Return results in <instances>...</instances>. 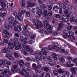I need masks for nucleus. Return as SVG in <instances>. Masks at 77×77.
I'll list each match as a JSON object with an SVG mask.
<instances>
[{
    "mask_svg": "<svg viewBox=\"0 0 77 77\" xmlns=\"http://www.w3.org/2000/svg\"><path fill=\"white\" fill-rule=\"evenodd\" d=\"M13 63L14 65H17L19 64L20 66H22L24 65V61L23 60H20L19 62L17 61V60H14L13 61Z\"/></svg>",
    "mask_w": 77,
    "mask_h": 77,
    "instance_id": "nucleus-1",
    "label": "nucleus"
},
{
    "mask_svg": "<svg viewBox=\"0 0 77 77\" xmlns=\"http://www.w3.org/2000/svg\"><path fill=\"white\" fill-rule=\"evenodd\" d=\"M35 20H37V23L39 25L40 28H43V25L42 24V23L39 21V20H40V18L38 17H36Z\"/></svg>",
    "mask_w": 77,
    "mask_h": 77,
    "instance_id": "nucleus-2",
    "label": "nucleus"
},
{
    "mask_svg": "<svg viewBox=\"0 0 77 77\" xmlns=\"http://www.w3.org/2000/svg\"><path fill=\"white\" fill-rule=\"evenodd\" d=\"M23 48H26V50H27V51H29V52L31 53H32L33 51L32 50V49H30L29 46L26 45H24L23 46Z\"/></svg>",
    "mask_w": 77,
    "mask_h": 77,
    "instance_id": "nucleus-3",
    "label": "nucleus"
},
{
    "mask_svg": "<svg viewBox=\"0 0 77 77\" xmlns=\"http://www.w3.org/2000/svg\"><path fill=\"white\" fill-rule=\"evenodd\" d=\"M8 21L9 22L10 24H11V23H15V20L12 17H9L8 19Z\"/></svg>",
    "mask_w": 77,
    "mask_h": 77,
    "instance_id": "nucleus-4",
    "label": "nucleus"
},
{
    "mask_svg": "<svg viewBox=\"0 0 77 77\" xmlns=\"http://www.w3.org/2000/svg\"><path fill=\"white\" fill-rule=\"evenodd\" d=\"M18 67V65H15L13 66V68L14 69H11V71L12 72H16L18 71V69H16V68Z\"/></svg>",
    "mask_w": 77,
    "mask_h": 77,
    "instance_id": "nucleus-5",
    "label": "nucleus"
},
{
    "mask_svg": "<svg viewBox=\"0 0 77 77\" xmlns=\"http://www.w3.org/2000/svg\"><path fill=\"white\" fill-rule=\"evenodd\" d=\"M3 32L4 34H5V36L6 37L9 36V35H10V33H9V31H8L7 30H4L3 31Z\"/></svg>",
    "mask_w": 77,
    "mask_h": 77,
    "instance_id": "nucleus-6",
    "label": "nucleus"
},
{
    "mask_svg": "<svg viewBox=\"0 0 77 77\" xmlns=\"http://www.w3.org/2000/svg\"><path fill=\"white\" fill-rule=\"evenodd\" d=\"M68 20H69V19L66 17V18H64V17L61 18L60 19V21H61V22H62V21L64 22H68Z\"/></svg>",
    "mask_w": 77,
    "mask_h": 77,
    "instance_id": "nucleus-7",
    "label": "nucleus"
},
{
    "mask_svg": "<svg viewBox=\"0 0 77 77\" xmlns=\"http://www.w3.org/2000/svg\"><path fill=\"white\" fill-rule=\"evenodd\" d=\"M23 30L25 32H28L30 30V28L29 26L28 25H26L23 28Z\"/></svg>",
    "mask_w": 77,
    "mask_h": 77,
    "instance_id": "nucleus-8",
    "label": "nucleus"
},
{
    "mask_svg": "<svg viewBox=\"0 0 77 77\" xmlns=\"http://www.w3.org/2000/svg\"><path fill=\"white\" fill-rule=\"evenodd\" d=\"M20 1L21 3V5H20L21 6L22 8L23 7H25V5H26L25 1H26V0H20Z\"/></svg>",
    "mask_w": 77,
    "mask_h": 77,
    "instance_id": "nucleus-9",
    "label": "nucleus"
},
{
    "mask_svg": "<svg viewBox=\"0 0 77 77\" xmlns=\"http://www.w3.org/2000/svg\"><path fill=\"white\" fill-rule=\"evenodd\" d=\"M17 27L19 29V30H18V28L14 27V30H15L16 31H21V26L20 25H18L17 26Z\"/></svg>",
    "mask_w": 77,
    "mask_h": 77,
    "instance_id": "nucleus-10",
    "label": "nucleus"
},
{
    "mask_svg": "<svg viewBox=\"0 0 77 77\" xmlns=\"http://www.w3.org/2000/svg\"><path fill=\"white\" fill-rule=\"evenodd\" d=\"M52 57L53 59H54V60H57V54H56L53 53L52 54Z\"/></svg>",
    "mask_w": 77,
    "mask_h": 77,
    "instance_id": "nucleus-11",
    "label": "nucleus"
},
{
    "mask_svg": "<svg viewBox=\"0 0 77 77\" xmlns=\"http://www.w3.org/2000/svg\"><path fill=\"white\" fill-rule=\"evenodd\" d=\"M14 45L11 42L8 43V48H14Z\"/></svg>",
    "mask_w": 77,
    "mask_h": 77,
    "instance_id": "nucleus-12",
    "label": "nucleus"
},
{
    "mask_svg": "<svg viewBox=\"0 0 77 77\" xmlns=\"http://www.w3.org/2000/svg\"><path fill=\"white\" fill-rule=\"evenodd\" d=\"M44 23H45L44 24V26L45 27H47V26H48L49 24L48 23L49 22L47 20H44L43 21Z\"/></svg>",
    "mask_w": 77,
    "mask_h": 77,
    "instance_id": "nucleus-13",
    "label": "nucleus"
},
{
    "mask_svg": "<svg viewBox=\"0 0 77 77\" xmlns=\"http://www.w3.org/2000/svg\"><path fill=\"white\" fill-rule=\"evenodd\" d=\"M9 51H8V48H4L3 50V52L4 53H9Z\"/></svg>",
    "mask_w": 77,
    "mask_h": 77,
    "instance_id": "nucleus-14",
    "label": "nucleus"
},
{
    "mask_svg": "<svg viewBox=\"0 0 77 77\" xmlns=\"http://www.w3.org/2000/svg\"><path fill=\"white\" fill-rule=\"evenodd\" d=\"M67 9L69 11H72V7L71 6V5H67Z\"/></svg>",
    "mask_w": 77,
    "mask_h": 77,
    "instance_id": "nucleus-15",
    "label": "nucleus"
},
{
    "mask_svg": "<svg viewBox=\"0 0 77 77\" xmlns=\"http://www.w3.org/2000/svg\"><path fill=\"white\" fill-rule=\"evenodd\" d=\"M38 14L39 16H41L42 15V9H40L38 12Z\"/></svg>",
    "mask_w": 77,
    "mask_h": 77,
    "instance_id": "nucleus-16",
    "label": "nucleus"
},
{
    "mask_svg": "<svg viewBox=\"0 0 77 77\" xmlns=\"http://www.w3.org/2000/svg\"><path fill=\"white\" fill-rule=\"evenodd\" d=\"M6 64L5 61L3 60H0V66H2V65H5Z\"/></svg>",
    "mask_w": 77,
    "mask_h": 77,
    "instance_id": "nucleus-17",
    "label": "nucleus"
},
{
    "mask_svg": "<svg viewBox=\"0 0 77 77\" xmlns=\"http://www.w3.org/2000/svg\"><path fill=\"white\" fill-rule=\"evenodd\" d=\"M59 9V6H57V5H55L54 6V7L53 9L54 11H57V9Z\"/></svg>",
    "mask_w": 77,
    "mask_h": 77,
    "instance_id": "nucleus-18",
    "label": "nucleus"
},
{
    "mask_svg": "<svg viewBox=\"0 0 77 77\" xmlns=\"http://www.w3.org/2000/svg\"><path fill=\"white\" fill-rule=\"evenodd\" d=\"M67 36L68 37V38H72V37L67 35H64L63 36V38L65 39H66Z\"/></svg>",
    "mask_w": 77,
    "mask_h": 77,
    "instance_id": "nucleus-19",
    "label": "nucleus"
},
{
    "mask_svg": "<svg viewBox=\"0 0 77 77\" xmlns=\"http://www.w3.org/2000/svg\"><path fill=\"white\" fill-rule=\"evenodd\" d=\"M1 6L2 8H5V7H6V3H5V2H1Z\"/></svg>",
    "mask_w": 77,
    "mask_h": 77,
    "instance_id": "nucleus-20",
    "label": "nucleus"
},
{
    "mask_svg": "<svg viewBox=\"0 0 77 77\" xmlns=\"http://www.w3.org/2000/svg\"><path fill=\"white\" fill-rule=\"evenodd\" d=\"M59 60L61 63H64L65 62V59L63 58L60 57L59 59Z\"/></svg>",
    "mask_w": 77,
    "mask_h": 77,
    "instance_id": "nucleus-21",
    "label": "nucleus"
},
{
    "mask_svg": "<svg viewBox=\"0 0 77 77\" xmlns=\"http://www.w3.org/2000/svg\"><path fill=\"white\" fill-rule=\"evenodd\" d=\"M53 73L55 75H58L59 74H58V72L56 70H54L53 71Z\"/></svg>",
    "mask_w": 77,
    "mask_h": 77,
    "instance_id": "nucleus-22",
    "label": "nucleus"
},
{
    "mask_svg": "<svg viewBox=\"0 0 77 77\" xmlns=\"http://www.w3.org/2000/svg\"><path fill=\"white\" fill-rule=\"evenodd\" d=\"M53 8V5H49L48 7V9L49 11H51Z\"/></svg>",
    "mask_w": 77,
    "mask_h": 77,
    "instance_id": "nucleus-23",
    "label": "nucleus"
},
{
    "mask_svg": "<svg viewBox=\"0 0 77 77\" xmlns=\"http://www.w3.org/2000/svg\"><path fill=\"white\" fill-rule=\"evenodd\" d=\"M54 17L56 18H60L61 17V16L59 14H55L54 15Z\"/></svg>",
    "mask_w": 77,
    "mask_h": 77,
    "instance_id": "nucleus-24",
    "label": "nucleus"
},
{
    "mask_svg": "<svg viewBox=\"0 0 77 77\" xmlns=\"http://www.w3.org/2000/svg\"><path fill=\"white\" fill-rule=\"evenodd\" d=\"M47 49V48H43L42 49L41 51L43 53H47V51H46L45 50Z\"/></svg>",
    "mask_w": 77,
    "mask_h": 77,
    "instance_id": "nucleus-25",
    "label": "nucleus"
},
{
    "mask_svg": "<svg viewBox=\"0 0 77 77\" xmlns=\"http://www.w3.org/2000/svg\"><path fill=\"white\" fill-rule=\"evenodd\" d=\"M75 20V17L74 16L71 17L70 18V20L71 22H74Z\"/></svg>",
    "mask_w": 77,
    "mask_h": 77,
    "instance_id": "nucleus-26",
    "label": "nucleus"
},
{
    "mask_svg": "<svg viewBox=\"0 0 77 77\" xmlns=\"http://www.w3.org/2000/svg\"><path fill=\"white\" fill-rule=\"evenodd\" d=\"M42 54L43 57V59H45V58H47V54H46V52H44Z\"/></svg>",
    "mask_w": 77,
    "mask_h": 77,
    "instance_id": "nucleus-27",
    "label": "nucleus"
},
{
    "mask_svg": "<svg viewBox=\"0 0 77 77\" xmlns=\"http://www.w3.org/2000/svg\"><path fill=\"white\" fill-rule=\"evenodd\" d=\"M16 20L17 19L19 21H22L23 20V19H20V17H19V16H16Z\"/></svg>",
    "mask_w": 77,
    "mask_h": 77,
    "instance_id": "nucleus-28",
    "label": "nucleus"
},
{
    "mask_svg": "<svg viewBox=\"0 0 77 77\" xmlns=\"http://www.w3.org/2000/svg\"><path fill=\"white\" fill-rule=\"evenodd\" d=\"M22 53H23V54H24V55H25V56H27V54H27V52H26L25 50L22 51Z\"/></svg>",
    "mask_w": 77,
    "mask_h": 77,
    "instance_id": "nucleus-29",
    "label": "nucleus"
},
{
    "mask_svg": "<svg viewBox=\"0 0 77 77\" xmlns=\"http://www.w3.org/2000/svg\"><path fill=\"white\" fill-rule=\"evenodd\" d=\"M22 53H23V54H24V55H25V56H27V54H27V52H26L25 50L22 51Z\"/></svg>",
    "mask_w": 77,
    "mask_h": 77,
    "instance_id": "nucleus-30",
    "label": "nucleus"
},
{
    "mask_svg": "<svg viewBox=\"0 0 77 77\" xmlns=\"http://www.w3.org/2000/svg\"><path fill=\"white\" fill-rule=\"evenodd\" d=\"M41 8L42 9H45L47 8V7L45 6V4H43L41 5Z\"/></svg>",
    "mask_w": 77,
    "mask_h": 77,
    "instance_id": "nucleus-31",
    "label": "nucleus"
},
{
    "mask_svg": "<svg viewBox=\"0 0 77 77\" xmlns=\"http://www.w3.org/2000/svg\"><path fill=\"white\" fill-rule=\"evenodd\" d=\"M35 59H38V60H41V61L42 60V58L40 57H38V56H36L35 57Z\"/></svg>",
    "mask_w": 77,
    "mask_h": 77,
    "instance_id": "nucleus-32",
    "label": "nucleus"
},
{
    "mask_svg": "<svg viewBox=\"0 0 77 77\" xmlns=\"http://www.w3.org/2000/svg\"><path fill=\"white\" fill-rule=\"evenodd\" d=\"M43 70L46 72H48L49 71V69L47 67H44L43 68Z\"/></svg>",
    "mask_w": 77,
    "mask_h": 77,
    "instance_id": "nucleus-33",
    "label": "nucleus"
},
{
    "mask_svg": "<svg viewBox=\"0 0 77 77\" xmlns=\"http://www.w3.org/2000/svg\"><path fill=\"white\" fill-rule=\"evenodd\" d=\"M48 64L49 65L51 66H53V65H54V63H53V62L51 61L49 62L48 63Z\"/></svg>",
    "mask_w": 77,
    "mask_h": 77,
    "instance_id": "nucleus-34",
    "label": "nucleus"
},
{
    "mask_svg": "<svg viewBox=\"0 0 77 77\" xmlns=\"http://www.w3.org/2000/svg\"><path fill=\"white\" fill-rule=\"evenodd\" d=\"M69 36H72L74 35V32H73L72 31H70L69 32Z\"/></svg>",
    "mask_w": 77,
    "mask_h": 77,
    "instance_id": "nucleus-35",
    "label": "nucleus"
},
{
    "mask_svg": "<svg viewBox=\"0 0 77 77\" xmlns=\"http://www.w3.org/2000/svg\"><path fill=\"white\" fill-rule=\"evenodd\" d=\"M71 71H74L75 70H77V68L76 67H72L70 69Z\"/></svg>",
    "mask_w": 77,
    "mask_h": 77,
    "instance_id": "nucleus-36",
    "label": "nucleus"
},
{
    "mask_svg": "<svg viewBox=\"0 0 77 77\" xmlns=\"http://www.w3.org/2000/svg\"><path fill=\"white\" fill-rule=\"evenodd\" d=\"M37 66L38 69H42V67L39 64H38Z\"/></svg>",
    "mask_w": 77,
    "mask_h": 77,
    "instance_id": "nucleus-37",
    "label": "nucleus"
},
{
    "mask_svg": "<svg viewBox=\"0 0 77 77\" xmlns=\"http://www.w3.org/2000/svg\"><path fill=\"white\" fill-rule=\"evenodd\" d=\"M36 54H38V55H42V53H41V51H38L36 52Z\"/></svg>",
    "mask_w": 77,
    "mask_h": 77,
    "instance_id": "nucleus-38",
    "label": "nucleus"
},
{
    "mask_svg": "<svg viewBox=\"0 0 77 77\" xmlns=\"http://www.w3.org/2000/svg\"><path fill=\"white\" fill-rule=\"evenodd\" d=\"M9 59L11 60H14V56L10 55V56L9 57Z\"/></svg>",
    "mask_w": 77,
    "mask_h": 77,
    "instance_id": "nucleus-39",
    "label": "nucleus"
},
{
    "mask_svg": "<svg viewBox=\"0 0 77 77\" xmlns=\"http://www.w3.org/2000/svg\"><path fill=\"white\" fill-rule=\"evenodd\" d=\"M13 15L16 17V16H18V15H17V12L15 11H14L13 12Z\"/></svg>",
    "mask_w": 77,
    "mask_h": 77,
    "instance_id": "nucleus-40",
    "label": "nucleus"
},
{
    "mask_svg": "<svg viewBox=\"0 0 77 77\" xmlns=\"http://www.w3.org/2000/svg\"><path fill=\"white\" fill-rule=\"evenodd\" d=\"M4 75H5V74L3 72H2L0 74V77H5Z\"/></svg>",
    "mask_w": 77,
    "mask_h": 77,
    "instance_id": "nucleus-41",
    "label": "nucleus"
},
{
    "mask_svg": "<svg viewBox=\"0 0 77 77\" xmlns=\"http://www.w3.org/2000/svg\"><path fill=\"white\" fill-rule=\"evenodd\" d=\"M10 25L11 26H13L14 27H16L17 26V24H15V21H14V23H11L10 24Z\"/></svg>",
    "mask_w": 77,
    "mask_h": 77,
    "instance_id": "nucleus-42",
    "label": "nucleus"
},
{
    "mask_svg": "<svg viewBox=\"0 0 77 77\" xmlns=\"http://www.w3.org/2000/svg\"><path fill=\"white\" fill-rule=\"evenodd\" d=\"M26 17H30V12H28L27 11H26Z\"/></svg>",
    "mask_w": 77,
    "mask_h": 77,
    "instance_id": "nucleus-43",
    "label": "nucleus"
},
{
    "mask_svg": "<svg viewBox=\"0 0 77 77\" xmlns=\"http://www.w3.org/2000/svg\"><path fill=\"white\" fill-rule=\"evenodd\" d=\"M44 75V72H40L39 77H43Z\"/></svg>",
    "mask_w": 77,
    "mask_h": 77,
    "instance_id": "nucleus-44",
    "label": "nucleus"
},
{
    "mask_svg": "<svg viewBox=\"0 0 77 77\" xmlns=\"http://www.w3.org/2000/svg\"><path fill=\"white\" fill-rule=\"evenodd\" d=\"M24 65H25L26 66H29V65H30V63H27V62H26L24 63Z\"/></svg>",
    "mask_w": 77,
    "mask_h": 77,
    "instance_id": "nucleus-45",
    "label": "nucleus"
},
{
    "mask_svg": "<svg viewBox=\"0 0 77 77\" xmlns=\"http://www.w3.org/2000/svg\"><path fill=\"white\" fill-rule=\"evenodd\" d=\"M14 54L16 57L18 58L19 57V55H18L17 53H14Z\"/></svg>",
    "mask_w": 77,
    "mask_h": 77,
    "instance_id": "nucleus-46",
    "label": "nucleus"
},
{
    "mask_svg": "<svg viewBox=\"0 0 77 77\" xmlns=\"http://www.w3.org/2000/svg\"><path fill=\"white\" fill-rule=\"evenodd\" d=\"M5 27L6 29H9V27H10V26L8 25L5 24Z\"/></svg>",
    "mask_w": 77,
    "mask_h": 77,
    "instance_id": "nucleus-47",
    "label": "nucleus"
},
{
    "mask_svg": "<svg viewBox=\"0 0 77 77\" xmlns=\"http://www.w3.org/2000/svg\"><path fill=\"white\" fill-rule=\"evenodd\" d=\"M63 12L62 11V8H60V11L59 12V14H62Z\"/></svg>",
    "mask_w": 77,
    "mask_h": 77,
    "instance_id": "nucleus-48",
    "label": "nucleus"
},
{
    "mask_svg": "<svg viewBox=\"0 0 77 77\" xmlns=\"http://www.w3.org/2000/svg\"><path fill=\"white\" fill-rule=\"evenodd\" d=\"M27 41L26 40H23V41L22 42V44L23 45H24V44H27Z\"/></svg>",
    "mask_w": 77,
    "mask_h": 77,
    "instance_id": "nucleus-49",
    "label": "nucleus"
},
{
    "mask_svg": "<svg viewBox=\"0 0 77 77\" xmlns=\"http://www.w3.org/2000/svg\"><path fill=\"white\" fill-rule=\"evenodd\" d=\"M6 15V14L5 12L3 13H1V16L2 17H5Z\"/></svg>",
    "mask_w": 77,
    "mask_h": 77,
    "instance_id": "nucleus-50",
    "label": "nucleus"
},
{
    "mask_svg": "<svg viewBox=\"0 0 77 77\" xmlns=\"http://www.w3.org/2000/svg\"><path fill=\"white\" fill-rule=\"evenodd\" d=\"M20 51H23L24 50V49H23V48L22 47H22V46H23L22 45H21V44H20Z\"/></svg>",
    "mask_w": 77,
    "mask_h": 77,
    "instance_id": "nucleus-51",
    "label": "nucleus"
},
{
    "mask_svg": "<svg viewBox=\"0 0 77 77\" xmlns=\"http://www.w3.org/2000/svg\"><path fill=\"white\" fill-rule=\"evenodd\" d=\"M11 56V54H10V53H8L6 55H5V57H10Z\"/></svg>",
    "mask_w": 77,
    "mask_h": 77,
    "instance_id": "nucleus-52",
    "label": "nucleus"
},
{
    "mask_svg": "<svg viewBox=\"0 0 77 77\" xmlns=\"http://www.w3.org/2000/svg\"><path fill=\"white\" fill-rule=\"evenodd\" d=\"M19 44H20L19 42H17V43L15 42L14 43V45L15 47H17V46H18V45H19Z\"/></svg>",
    "mask_w": 77,
    "mask_h": 77,
    "instance_id": "nucleus-53",
    "label": "nucleus"
},
{
    "mask_svg": "<svg viewBox=\"0 0 77 77\" xmlns=\"http://www.w3.org/2000/svg\"><path fill=\"white\" fill-rule=\"evenodd\" d=\"M48 14L50 17H51L53 15V13H52V12L51 11H50L48 12Z\"/></svg>",
    "mask_w": 77,
    "mask_h": 77,
    "instance_id": "nucleus-54",
    "label": "nucleus"
},
{
    "mask_svg": "<svg viewBox=\"0 0 77 77\" xmlns=\"http://www.w3.org/2000/svg\"><path fill=\"white\" fill-rule=\"evenodd\" d=\"M14 42H17V41H18V39L17 38H15L14 39Z\"/></svg>",
    "mask_w": 77,
    "mask_h": 77,
    "instance_id": "nucleus-55",
    "label": "nucleus"
},
{
    "mask_svg": "<svg viewBox=\"0 0 77 77\" xmlns=\"http://www.w3.org/2000/svg\"><path fill=\"white\" fill-rule=\"evenodd\" d=\"M6 64L8 65H11V62L10 61H8L6 63Z\"/></svg>",
    "mask_w": 77,
    "mask_h": 77,
    "instance_id": "nucleus-56",
    "label": "nucleus"
},
{
    "mask_svg": "<svg viewBox=\"0 0 77 77\" xmlns=\"http://www.w3.org/2000/svg\"><path fill=\"white\" fill-rule=\"evenodd\" d=\"M20 47H21L20 46V45L18 47H17L15 48V49L17 50H19L20 49Z\"/></svg>",
    "mask_w": 77,
    "mask_h": 77,
    "instance_id": "nucleus-57",
    "label": "nucleus"
},
{
    "mask_svg": "<svg viewBox=\"0 0 77 77\" xmlns=\"http://www.w3.org/2000/svg\"><path fill=\"white\" fill-rule=\"evenodd\" d=\"M20 37V39H19L20 41H22V42H23V41H24V38H23V37Z\"/></svg>",
    "mask_w": 77,
    "mask_h": 77,
    "instance_id": "nucleus-58",
    "label": "nucleus"
},
{
    "mask_svg": "<svg viewBox=\"0 0 77 77\" xmlns=\"http://www.w3.org/2000/svg\"><path fill=\"white\" fill-rule=\"evenodd\" d=\"M20 33H17L15 34V36H16V37H20Z\"/></svg>",
    "mask_w": 77,
    "mask_h": 77,
    "instance_id": "nucleus-59",
    "label": "nucleus"
},
{
    "mask_svg": "<svg viewBox=\"0 0 77 77\" xmlns=\"http://www.w3.org/2000/svg\"><path fill=\"white\" fill-rule=\"evenodd\" d=\"M77 62V58H75L74 59H73V63H76Z\"/></svg>",
    "mask_w": 77,
    "mask_h": 77,
    "instance_id": "nucleus-60",
    "label": "nucleus"
},
{
    "mask_svg": "<svg viewBox=\"0 0 77 77\" xmlns=\"http://www.w3.org/2000/svg\"><path fill=\"white\" fill-rule=\"evenodd\" d=\"M4 41V42L6 44H7V43H8V42H9V41L8 40V39H5Z\"/></svg>",
    "mask_w": 77,
    "mask_h": 77,
    "instance_id": "nucleus-61",
    "label": "nucleus"
},
{
    "mask_svg": "<svg viewBox=\"0 0 77 77\" xmlns=\"http://www.w3.org/2000/svg\"><path fill=\"white\" fill-rule=\"evenodd\" d=\"M36 66V64L35 63H33L32 64V68H35V66Z\"/></svg>",
    "mask_w": 77,
    "mask_h": 77,
    "instance_id": "nucleus-62",
    "label": "nucleus"
},
{
    "mask_svg": "<svg viewBox=\"0 0 77 77\" xmlns=\"http://www.w3.org/2000/svg\"><path fill=\"white\" fill-rule=\"evenodd\" d=\"M63 25V23H60L59 24V27H60V28H61L62 26Z\"/></svg>",
    "mask_w": 77,
    "mask_h": 77,
    "instance_id": "nucleus-63",
    "label": "nucleus"
},
{
    "mask_svg": "<svg viewBox=\"0 0 77 77\" xmlns=\"http://www.w3.org/2000/svg\"><path fill=\"white\" fill-rule=\"evenodd\" d=\"M45 77H50V74L49 73L47 74Z\"/></svg>",
    "mask_w": 77,
    "mask_h": 77,
    "instance_id": "nucleus-64",
    "label": "nucleus"
}]
</instances>
